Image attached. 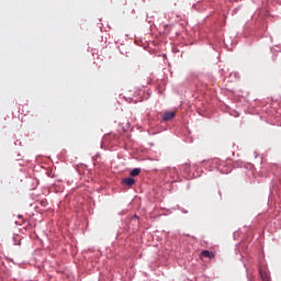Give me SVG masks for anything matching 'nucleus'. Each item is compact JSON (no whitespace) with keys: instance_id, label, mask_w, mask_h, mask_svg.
<instances>
[{"instance_id":"f257e3e1","label":"nucleus","mask_w":281,"mask_h":281,"mask_svg":"<svg viewBox=\"0 0 281 281\" xmlns=\"http://www.w3.org/2000/svg\"><path fill=\"white\" fill-rule=\"evenodd\" d=\"M175 117H177V111L165 112L162 122H170V120H175Z\"/></svg>"},{"instance_id":"7ed1b4c3","label":"nucleus","mask_w":281,"mask_h":281,"mask_svg":"<svg viewBox=\"0 0 281 281\" xmlns=\"http://www.w3.org/2000/svg\"><path fill=\"white\" fill-rule=\"evenodd\" d=\"M123 186H127L128 188H131L132 186H135V179L133 178H125L122 181Z\"/></svg>"},{"instance_id":"423d86ee","label":"nucleus","mask_w":281,"mask_h":281,"mask_svg":"<svg viewBox=\"0 0 281 281\" xmlns=\"http://www.w3.org/2000/svg\"><path fill=\"white\" fill-rule=\"evenodd\" d=\"M142 172V169H139V168H134L131 172H130V175H131V177H138V175Z\"/></svg>"},{"instance_id":"39448f33","label":"nucleus","mask_w":281,"mask_h":281,"mask_svg":"<svg viewBox=\"0 0 281 281\" xmlns=\"http://www.w3.org/2000/svg\"><path fill=\"white\" fill-rule=\"evenodd\" d=\"M117 135L108 134L104 136V142H111V139H117Z\"/></svg>"},{"instance_id":"f03ea898","label":"nucleus","mask_w":281,"mask_h":281,"mask_svg":"<svg viewBox=\"0 0 281 281\" xmlns=\"http://www.w3.org/2000/svg\"><path fill=\"white\" fill-rule=\"evenodd\" d=\"M201 257L202 258H210L211 260L214 259L215 255L213 251L210 250H202L201 251Z\"/></svg>"},{"instance_id":"20e7f679","label":"nucleus","mask_w":281,"mask_h":281,"mask_svg":"<svg viewBox=\"0 0 281 281\" xmlns=\"http://www.w3.org/2000/svg\"><path fill=\"white\" fill-rule=\"evenodd\" d=\"M259 273L262 281H271V278L269 277V273L267 271L260 270Z\"/></svg>"},{"instance_id":"0eeeda50","label":"nucleus","mask_w":281,"mask_h":281,"mask_svg":"<svg viewBox=\"0 0 281 281\" xmlns=\"http://www.w3.org/2000/svg\"><path fill=\"white\" fill-rule=\"evenodd\" d=\"M40 205H42V207H46L47 206V200L40 201Z\"/></svg>"}]
</instances>
